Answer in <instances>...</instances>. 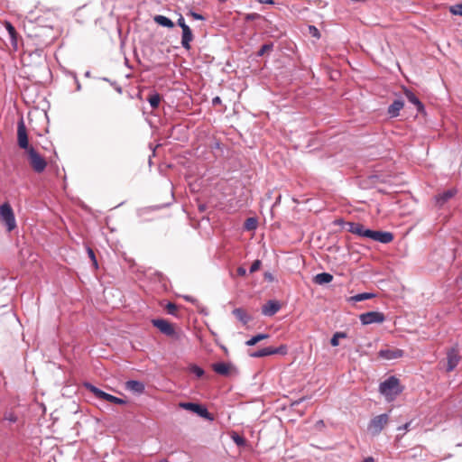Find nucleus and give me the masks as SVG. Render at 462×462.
<instances>
[{
    "instance_id": "a211bd4d",
    "label": "nucleus",
    "mask_w": 462,
    "mask_h": 462,
    "mask_svg": "<svg viewBox=\"0 0 462 462\" xmlns=\"http://www.w3.org/2000/svg\"><path fill=\"white\" fill-rule=\"evenodd\" d=\"M193 33L189 26L182 29V36H181V46L187 50H190V42L193 41Z\"/></svg>"
},
{
    "instance_id": "6ab92c4d",
    "label": "nucleus",
    "mask_w": 462,
    "mask_h": 462,
    "mask_svg": "<svg viewBox=\"0 0 462 462\" xmlns=\"http://www.w3.org/2000/svg\"><path fill=\"white\" fill-rule=\"evenodd\" d=\"M125 388L126 390L138 394L143 393L145 389L144 384L142 382L136 380L127 381L125 383Z\"/></svg>"
},
{
    "instance_id": "2eb2a0df",
    "label": "nucleus",
    "mask_w": 462,
    "mask_h": 462,
    "mask_svg": "<svg viewBox=\"0 0 462 462\" xmlns=\"http://www.w3.org/2000/svg\"><path fill=\"white\" fill-rule=\"evenodd\" d=\"M212 368L214 372L220 375L228 376L233 370H235V367L233 365L224 362L215 363L212 365Z\"/></svg>"
},
{
    "instance_id": "ddd939ff",
    "label": "nucleus",
    "mask_w": 462,
    "mask_h": 462,
    "mask_svg": "<svg viewBox=\"0 0 462 462\" xmlns=\"http://www.w3.org/2000/svg\"><path fill=\"white\" fill-rule=\"evenodd\" d=\"M378 356L385 360H393L402 357L403 356V351L398 348L381 349L378 353Z\"/></svg>"
},
{
    "instance_id": "49530a36",
    "label": "nucleus",
    "mask_w": 462,
    "mask_h": 462,
    "mask_svg": "<svg viewBox=\"0 0 462 462\" xmlns=\"http://www.w3.org/2000/svg\"><path fill=\"white\" fill-rule=\"evenodd\" d=\"M184 299L185 300L187 301H190V302H193L194 301V299L191 297V296H184Z\"/></svg>"
},
{
    "instance_id": "f8f14e48",
    "label": "nucleus",
    "mask_w": 462,
    "mask_h": 462,
    "mask_svg": "<svg viewBox=\"0 0 462 462\" xmlns=\"http://www.w3.org/2000/svg\"><path fill=\"white\" fill-rule=\"evenodd\" d=\"M366 234L368 235V238L383 244H389L393 240V235L387 231L371 230V232H367Z\"/></svg>"
},
{
    "instance_id": "f3484780",
    "label": "nucleus",
    "mask_w": 462,
    "mask_h": 462,
    "mask_svg": "<svg viewBox=\"0 0 462 462\" xmlns=\"http://www.w3.org/2000/svg\"><path fill=\"white\" fill-rule=\"evenodd\" d=\"M348 231L352 234L357 235L361 237H367V232H371V229H365V226L360 223L348 222Z\"/></svg>"
},
{
    "instance_id": "a18cd8bd",
    "label": "nucleus",
    "mask_w": 462,
    "mask_h": 462,
    "mask_svg": "<svg viewBox=\"0 0 462 462\" xmlns=\"http://www.w3.org/2000/svg\"><path fill=\"white\" fill-rule=\"evenodd\" d=\"M261 4H273V0H258Z\"/></svg>"
},
{
    "instance_id": "3c124183",
    "label": "nucleus",
    "mask_w": 462,
    "mask_h": 462,
    "mask_svg": "<svg viewBox=\"0 0 462 462\" xmlns=\"http://www.w3.org/2000/svg\"><path fill=\"white\" fill-rule=\"evenodd\" d=\"M199 209H200V210H204V207L200 206V207H199Z\"/></svg>"
},
{
    "instance_id": "72a5a7b5",
    "label": "nucleus",
    "mask_w": 462,
    "mask_h": 462,
    "mask_svg": "<svg viewBox=\"0 0 462 462\" xmlns=\"http://www.w3.org/2000/svg\"><path fill=\"white\" fill-rule=\"evenodd\" d=\"M191 371L197 377H202L204 375V370L199 366H192Z\"/></svg>"
},
{
    "instance_id": "cd10ccee",
    "label": "nucleus",
    "mask_w": 462,
    "mask_h": 462,
    "mask_svg": "<svg viewBox=\"0 0 462 462\" xmlns=\"http://www.w3.org/2000/svg\"><path fill=\"white\" fill-rule=\"evenodd\" d=\"M268 337H269L268 334H258L256 336L252 337L249 340H247L245 342V345L246 346H254L255 344H257L261 340L268 338Z\"/></svg>"
},
{
    "instance_id": "423d86ee",
    "label": "nucleus",
    "mask_w": 462,
    "mask_h": 462,
    "mask_svg": "<svg viewBox=\"0 0 462 462\" xmlns=\"http://www.w3.org/2000/svg\"><path fill=\"white\" fill-rule=\"evenodd\" d=\"M179 406L184 410L198 414L199 417L203 419L208 420L210 421L214 420V417L211 415V413L208 412L207 408L200 404L195 402H180Z\"/></svg>"
},
{
    "instance_id": "a19ab883",
    "label": "nucleus",
    "mask_w": 462,
    "mask_h": 462,
    "mask_svg": "<svg viewBox=\"0 0 462 462\" xmlns=\"http://www.w3.org/2000/svg\"><path fill=\"white\" fill-rule=\"evenodd\" d=\"M260 15L256 13L247 14L245 16L246 21H253L256 18H258Z\"/></svg>"
},
{
    "instance_id": "09e8293b",
    "label": "nucleus",
    "mask_w": 462,
    "mask_h": 462,
    "mask_svg": "<svg viewBox=\"0 0 462 462\" xmlns=\"http://www.w3.org/2000/svg\"><path fill=\"white\" fill-rule=\"evenodd\" d=\"M352 2L358 3V2H365L366 0H351Z\"/></svg>"
},
{
    "instance_id": "f704fd0d",
    "label": "nucleus",
    "mask_w": 462,
    "mask_h": 462,
    "mask_svg": "<svg viewBox=\"0 0 462 462\" xmlns=\"http://www.w3.org/2000/svg\"><path fill=\"white\" fill-rule=\"evenodd\" d=\"M87 251H88V254L89 258L93 262V264L95 265V267H97V262L94 251L90 247H88Z\"/></svg>"
},
{
    "instance_id": "39448f33",
    "label": "nucleus",
    "mask_w": 462,
    "mask_h": 462,
    "mask_svg": "<svg viewBox=\"0 0 462 462\" xmlns=\"http://www.w3.org/2000/svg\"><path fill=\"white\" fill-rule=\"evenodd\" d=\"M86 387L95 395V397H97L100 400H104V401H106V402H112L115 404H119V405H123V404L126 403L125 400L116 397L112 394L106 393L104 391L100 390L99 388H97L90 383H87Z\"/></svg>"
},
{
    "instance_id": "7ed1b4c3",
    "label": "nucleus",
    "mask_w": 462,
    "mask_h": 462,
    "mask_svg": "<svg viewBox=\"0 0 462 462\" xmlns=\"http://www.w3.org/2000/svg\"><path fill=\"white\" fill-rule=\"evenodd\" d=\"M0 219L6 226L8 232L16 228V220L14 210L9 203H4L0 206Z\"/></svg>"
},
{
    "instance_id": "c03bdc74",
    "label": "nucleus",
    "mask_w": 462,
    "mask_h": 462,
    "mask_svg": "<svg viewBox=\"0 0 462 462\" xmlns=\"http://www.w3.org/2000/svg\"><path fill=\"white\" fill-rule=\"evenodd\" d=\"M212 103H213L214 105L221 103V99H220V97H214V98H213V100H212Z\"/></svg>"
},
{
    "instance_id": "4be33fe9",
    "label": "nucleus",
    "mask_w": 462,
    "mask_h": 462,
    "mask_svg": "<svg viewBox=\"0 0 462 462\" xmlns=\"http://www.w3.org/2000/svg\"><path fill=\"white\" fill-rule=\"evenodd\" d=\"M404 94H405V97H407L408 101L411 102V104H413L414 106H416L418 111L420 112L423 110L424 106H423L422 103L420 101V99L416 97V95L412 91L406 88L404 90Z\"/></svg>"
},
{
    "instance_id": "412c9836",
    "label": "nucleus",
    "mask_w": 462,
    "mask_h": 462,
    "mask_svg": "<svg viewBox=\"0 0 462 462\" xmlns=\"http://www.w3.org/2000/svg\"><path fill=\"white\" fill-rule=\"evenodd\" d=\"M232 313L244 325H246L252 319V317L241 308L235 309Z\"/></svg>"
},
{
    "instance_id": "aec40b11",
    "label": "nucleus",
    "mask_w": 462,
    "mask_h": 462,
    "mask_svg": "<svg viewBox=\"0 0 462 462\" xmlns=\"http://www.w3.org/2000/svg\"><path fill=\"white\" fill-rule=\"evenodd\" d=\"M404 103L401 99H396L388 107V115L391 117H396L399 116L400 111L402 109Z\"/></svg>"
},
{
    "instance_id": "2f4dec72",
    "label": "nucleus",
    "mask_w": 462,
    "mask_h": 462,
    "mask_svg": "<svg viewBox=\"0 0 462 462\" xmlns=\"http://www.w3.org/2000/svg\"><path fill=\"white\" fill-rule=\"evenodd\" d=\"M449 12L455 15H462V4H457L450 6Z\"/></svg>"
},
{
    "instance_id": "ea45409f",
    "label": "nucleus",
    "mask_w": 462,
    "mask_h": 462,
    "mask_svg": "<svg viewBox=\"0 0 462 462\" xmlns=\"http://www.w3.org/2000/svg\"><path fill=\"white\" fill-rule=\"evenodd\" d=\"M177 24H178L181 29L186 28V27H188V26H189L188 24H186L185 20H184V18H183V16H182V15H180V18H179V19H178V21H177Z\"/></svg>"
},
{
    "instance_id": "8fccbe9b",
    "label": "nucleus",
    "mask_w": 462,
    "mask_h": 462,
    "mask_svg": "<svg viewBox=\"0 0 462 462\" xmlns=\"http://www.w3.org/2000/svg\"><path fill=\"white\" fill-rule=\"evenodd\" d=\"M116 90H117L118 92H121V88H116Z\"/></svg>"
},
{
    "instance_id": "5701e85b",
    "label": "nucleus",
    "mask_w": 462,
    "mask_h": 462,
    "mask_svg": "<svg viewBox=\"0 0 462 462\" xmlns=\"http://www.w3.org/2000/svg\"><path fill=\"white\" fill-rule=\"evenodd\" d=\"M5 29L9 34V38H10V41H11V43H12L14 49L17 50V48H18V46H17V32H16L15 28L12 25L11 23L6 22Z\"/></svg>"
},
{
    "instance_id": "864d4df0",
    "label": "nucleus",
    "mask_w": 462,
    "mask_h": 462,
    "mask_svg": "<svg viewBox=\"0 0 462 462\" xmlns=\"http://www.w3.org/2000/svg\"><path fill=\"white\" fill-rule=\"evenodd\" d=\"M163 462H169L168 460H164Z\"/></svg>"
},
{
    "instance_id": "79ce46f5",
    "label": "nucleus",
    "mask_w": 462,
    "mask_h": 462,
    "mask_svg": "<svg viewBox=\"0 0 462 462\" xmlns=\"http://www.w3.org/2000/svg\"><path fill=\"white\" fill-rule=\"evenodd\" d=\"M189 15H190L193 19H195V20H204V19H205L201 14H198V13H195V12H192V11H191V12H189Z\"/></svg>"
},
{
    "instance_id": "4c0bfd02",
    "label": "nucleus",
    "mask_w": 462,
    "mask_h": 462,
    "mask_svg": "<svg viewBox=\"0 0 462 462\" xmlns=\"http://www.w3.org/2000/svg\"><path fill=\"white\" fill-rule=\"evenodd\" d=\"M5 420L10 422H15L17 420V417L14 413L10 412L5 415Z\"/></svg>"
},
{
    "instance_id": "c85d7f7f",
    "label": "nucleus",
    "mask_w": 462,
    "mask_h": 462,
    "mask_svg": "<svg viewBox=\"0 0 462 462\" xmlns=\"http://www.w3.org/2000/svg\"><path fill=\"white\" fill-rule=\"evenodd\" d=\"M346 337L347 335L345 332H336L330 340L331 346H337L339 345V339L346 338Z\"/></svg>"
},
{
    "instance_id": "473e14b6",
    "label": "nucleus",
    "mask_w": 462,
    "mask_h": 462,
    "mask_svg": "<svg viewBox=\"0 0 462 462\" xmlns=\"http://www.w3.org/2000/svg\"><path fill=\"white\" fill-rule=\"evenodd\" d=\"M232 439H233V441H234L237 446H245V439L242 436H240V435H238V434H236V433H234V434H233V436H232Z\"/></svg>"
},
{
    "instance_id": "e433bc0d",
    "label": "nucleus",
    "mask_w": 462,
    "mask_h": 462,
    "mask_svg": "<svg viewBox=\"0 0 462 462\" xmlns=\"http://www.w3.org/2000/svg\"><path fill=\"white\" fill-rule=\"evenodd\" d=\"M309 30H310V33L313 37H316V38H319L320 37V33H319V30L315 26H313V25L309 26Z\"/></svg>"
},
{
    "instance_id": "20e7f679",
    "label": "nucleus",
    "mask_w": 462,
    "mask_h": 462,
    "mask_svg": "<svg viewBox=\"0 0 462 462\" xmlns=\"http://www.w3.org/2000/svg\"><path fill=\"white\" fill-rule=\"evenodd\" d=\"M26 152L29 163L33 171L38 173L42 172L47 166L45 159L34 148H30Z\"/></svg>"
},
{
    "instance_id": "c9c22d12",
    "label": "nucleus",
    "mask_w": 462,
    "mask_h": 462,
    "mask_svg": "<svg viewBox=\"0 0 462 462\" xmlns=\"http://www.w3.org/2000/svg\"><path fill=\"white\" fill-rule=\"evenodd\" d=\"M260 266H261V261L255 260L250 267V273H253L258 271L260 269Z\"/></svg>"
},
{
    "instance_id": "f257e3e1",
    "label": "nucleus",
    "mask_w": 462,
    "mask_h": 462,
    "mask_svg": "<svg viewBox=\"0 0 462 462\" xmlns=\"http://www.w3.org/2000/svg\"><path fill=\"white\" fill-rule=\"evenodd\" d=\"M379 392L388 401H393L397 395L402 392L400 380L395 376H390L379 385Z\"/></svg>"
},
{
    "instance_id": "393cba45",
    "label": "nucleus",
    "mask_w": 462,
    "mask_h": 462,
    "mask_svg": "<svg viewBox=\"0 0 462 462\" xmlns=\"http://www.w3.org/2000/svg\"><path fill=\"white\" fill-rule=\"evenodd\" d=\"M153 20L157 24H159L161 26L167 27V28L174 27L173 22L170 18H168L164 15H160V14L155 15Z\"/></svg>"
},
{
    "instance_id": "9d476101",
    "label": "nucleus",
    "mask_w": 462,
    "mask_h": 462,
    "mask_svg": "<svg viewBox=\"0 0 462 462\" xmlns=\"http://www.w3.org/2000/svg\"><path fill=\"white\" fill-rule=\"evenodd\" d=\"M388 420H389V417L386 413L375 416L371 420V421L368 425V430L374 435H377L383 430L384 426L387 424Z\"/></svg>"
},
{
    "instance_id": "37998d69",
    "label": "nucleus",
    "mask_w": 462,
    "mask_h": 462,
    "mask_svg": "<svg viewBox=\"0 0 462 462\" xmlns=\"http://www.w3.org/2000/svg\"><path fill=\"white\" fill-rule=\"evenodd\" d=\"M237 274H238L239 276H245V275L246 274V270H245V268H244V267H242V266L238 267V268H237Z\"/></svg>"
},
{
    "instance_id": "dca6fc26",
    "label": "nucleus",
    "mask_w": 462,
    "mask_h": 462,
    "mask_svg": "<svg viewBox=\"0 0 462 462\" xmlns=\"http://www.w3.org/2000/svg\"><path fill=\"white\" fill-rule=\"evenodd\" d=\"M457 194L456 189H449L445 190L435 197L436 203L439 207H442L445 203H447L450 199H452Z\"/></svg>"
},
{
    "instance_id": "4468645a",
    "label": "nucleus",
    "mask_w": 462,
    "mask_h": 462,
    "mask_svg": "<svg viewBox=\"0 0 462 462\" xmlns=\"http://www.w3.org/2000/svg\"><path fill=\"white\" fill-rule=\"evenodd\" d=\"M281 309V305L276 300H268L263 307H262V313L264 316L272 317L274 314H276Z\"/></svg>"
},
{
    "instance_id": "9b49d317",
    "label": "nucleus",
    "mask_w": 462,
    "mask_h": 462,
    "mask_svg": "<svg viewBox=\"0 0 462 462\" xmlns=\"http://www.w3.org/2000/svg\"><path fill=\"white\" fill-rule=\"evenodd\" d=\"M360 321L363 325L373 323H383L385 319L383 313L379 311H369L360 315Z\"/></svg>"
},
{
    "instance_id": "f03ea898",
    "label": "nucleus",
    "mask_w": 462,
    "mask_h": 462,
    "mask_svg": "<svg viewBox=\"0 0 462 462\" xmlns=\"http://www.w3.org/2000/svg\"><path fill=\"white\" fill-rule=\"evenodd\" d=\"M152 324L157 328L162 334L171 337L176 340H181L183 333L181 331H176L172 324L163 319H153Z\"/></svg>"
},
{
    "instance_id": "a878e982",
    "label": "nucleus",
    "mask_w": 462,
    "mask_h": 462,
    "mask_svg": "<svg viewBox=\"0 0 462 462\" xmlns=\"http://www.w3.org/2000/svg\"><path fill=\"white\" fill-rule=\"evenodd\" d=\"M374 297V293L363 292V293H358V294H356V295L350 297L349 300L353 301V302H359V301L372 299Z\"/></svg>"
},
{
    "instance_id": "1a4fd4ad",
    "label": "nucleus",
    "mask_w": 462,
    "mask_h": 462,
    "mask_svg": "<svg viewBox=\"0 0 462 462\" xmlns=\"http://www.w3.org/2000/svg\"><path fill=\"white\" fill-rule=\"evenodd\" d=\"M461 360V356L459 355V351L457 346H453L447 351L446 357V371L451 372L453 371Z\"/></svg>"
},
{
    "instance_id": "b1692460",
    "label": "nucleus",
    "mask_w": 462,
    "mask_h": 462,
    "mask_svg": "<svg viewBox=\"0 0 462 462\" xmlns=\"http://www.w3.org/2000/svg\"><path fill=\"white\" fill-rule=\"evenodd\" d=\"M333 280V276L328 273H318L314 277V282L319 285L329 283Z\"/></svg>"
},
{
    "instance_id": "603ef678",
    "label": "nucleus",
    "mask_w": 462,
    "mask_h": 462,
    "mask_svg": "<svg viewBox=\"0 0 462 462\" xmlns=\"http://www.w3.org/2000/svg\"><path fill=\"white\" fill-rule=\"evenodd\" d=\"M220 2H225L226 0H219Z\"/></svg>"
},
{
    "instance_id": "7c9ffc66",
    "label": "nucleus",
    "mask_w": 462,
    "mask_h": 462,
    "mask_svg": "<svg viewBox=\"0 0 462 462\" xmlns=\"http://www.w3.org/2000/svg\"><path fill=\"white\" fill-rule=\"evenodd\" d=\"M273 42L263 44V45L260 48V50L257 51V56H258V57H262V56H263L266 52H269V51H273Z\"/></svg>"
},
{
    "instance_id": "6e6552de",
    "label": "nucleus",
    "mask_w": 462,
    "mask_h": 462,
    "mask_svg": "<svg viewBox=\"0 0 462 462\" xmlns=\"http://www.w3.org/2000/svg\"><path fill=\"white\" fill-rule=\"evenodd\" d=\"M17 142L19 147L25 151H28L30 148H33L29 145L27 130L23 118L17 124Z\"/></svg>"
},
{
    "instance_id": "c756f323",
    "label": "nucleus",
    "mask_w": 462,
    "mask_h": 462,
    "mask_svg": "<svg viewBox=\"0 0 462 462\" xmlns=\"http://www.w3.org/2000/svg\"><path fill=\"white\" fill-rule=\"evenodd\" d=\"M245 230L251 231L257 227V220L254 217H248L244 224Z\"/></svg>"
},
{
    "instance_id": "bb28decb",
    "label": "nucleus",
    "mask_w": 462,
    "mask_h": 462,
    "mask_svg": "<svg viewBox=\"0 0 462 462\" xmlns=\"http://www.w3.org/2000/svg\"><path fill=\"white\" fill-rule=\"evenodd\" d=\"M147 100L152 108L155 109L159 106L161 103V96L158 93H153L149 96Z\"/></svg>"
},
{
    "instance_id": "58836bf2",
    "label": "nucleus",
    "mask_w": 462,
    "mask_h": 462,
    "mask_svg": "<svg viewBox=\"0 0 462 462\" xmlns=\"http://www.w3.org/2000/svg\"><path fill=\"white\" fill-rule=\"evenodd\" d=\"M166 310L168 313L174 314L175 310H177V307L174 303L169 302L166 306Z\"/></svg>"
},
{
    "instance_id": "0eeeda50",
    "label": "nucleus",
    "mask_w": 462,
    "mask_h": 462,
    "mask_svg": "<svg viewBox=\"0 0 462 462\" xmlns=\"http://www.w3.org/2000/svg\"><path fill=\"white\" fill-rule=\"evenodd\" d=\"M287 352H288L287 346L286 345H281L278 347L269 346V347H265V348L254 351V352L250 354V356L254 357V358H260V357H263V356H271V355H282V356H284V355L287 354Z\"/></svg>"
},
{
    "instance_id": "de8ad7c7",
    "label": "nucleus",
    "mask_w": 462,
    "mask_h": 462,
    "mask_svg": "<svg viewBox=\"0 0 462 462\" xmlns=\"http://www.w3.org/2000/svg\"><path fill=\"white\" fill-rule=\"evenodd\" d=\"M75 80H76V83H77V90L79 91L80 88H81V85H80V83L79 82V80L77 79H75Z\"/></svg>"
}]
</instances>
